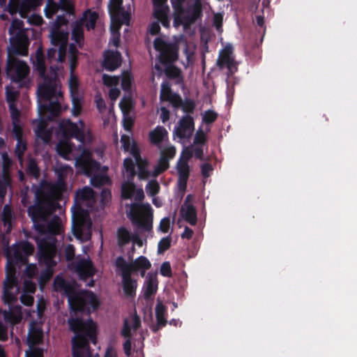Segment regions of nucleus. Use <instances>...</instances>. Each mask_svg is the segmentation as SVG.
Here are the masks:
<instances>
[{
    "label": "nucleus",
    "instance_id": "7c9ffc66",
    "mask_svg": "<svg viewBox=\"0 0 357 357\" xmlns=\"http://www.w3.org/2000/svg\"><path fill=\"white\" fill-rule=\"evenodd\" d=\"M102 81L104 84L112 87L109 92V96L112 101H115L121 93L120 89L116 88L120 81L119 77L103 75Z\"/></svg>",
    "mask_w": 357,
    "mask_h": 357
},
{
    "label": "nucleus",
    "instance_id": "a878e982",
    "mask_svg": "<svg viewBox=\"0 0 357 357\" xmlns=\"http://www.w3.org/2000/svg\"><path fill=\"white\" fill-rule=\"evenodd\" d=\"M190 195H188L183 204L181 208V214L183 219L190 223L191 225H195L197 224V211L195 206L189 203Z\"/></svg>",
    "mask_w": 357,
    "mask_h": 357
},
{
    "label": "nucleus",
    "instance_id": "69168bd1",
    "mask_svg": "<svg viewBox=\"0 0 357 357\" xmlns=\"http://www.w3.org/2000/svg\"><path fill=\"white\" fill-rule=\"evenodd\" d=\"M8 340V328L0 321V340L6 341Z\"/></svg>",
    "mask_w": 357,
    "mask_h": 357
},
{
    "label": "nucleus",
    "instance_id": "603ef678",
    "mask_svg": "<svg viewBox=\"0 0 357 357\" xmlns=\"http://www.w3.org/2000/svg\"><path fill=\"white\" fill-rule=\"evenodd\" d=\"M218 117V114L212 111V110H207L204 112L203 114L202 120L206 123H211L214 122Z\"/></svg>",
    "mask_w": 357,
    "mask_h": 357
},
{
    "label": "nucleus",
    "instance_id": "f704fd0d",
    "mask_svg": "<svg viewBox=\"0 0 357 357\" xmlns=\"http://www.w3.org/2000/svg\"><path fill=\"white\" fill-rule=\"evenodd\" d=\"M165 75L170 79H175L176 83L181 84L183 82L181 72L179 68L174 66H167L165 69Z\"/></svg>",
    "mask_w": 357,
    "mask_h": 357
},
{
    "label": "nucleus",
    "instance_id": "0e129e2a",
    "mask_svg": "<svg viewBox=\"0 0 357 357\" xmlns=\"http://www.w3.org/2000/svg\"><path fill=\"white\" fill-rule=\"evenodd\" d=\"M66 257L68 261H70L73 259L75 256V248L73 245H68L66 246Z\"/></svg>",
    "mask_w": 357,
    "mask_h": 357
},
{
    "label": "nucleus",
    "instance_id": "a18cd8bd",
    "mask_svg": "<svg viewBox=\"0 0 357 357\" xmlns=\"http://www.w3.org/2000/svg\"><path fill=\"white\" fill-rule=\"evenodd\" d=\"M160 150V155L167 157L169 160L173 158L176 154V149L174 146L167 144L162 146Z\"/></svg>",
    "mask_w": 357,
    "mask_h": 357
},
{
    "label": "nucleus",
    "instance_id": "680f3d73",
    "mask_svg": "<svg viewBox=\"0 0 357 357\" xmlns=\"http://www.w3.org/2000/svg\"><path fill=\"white\" fill-rule=\"evenodd\" d=\"M206 139V137L205 133L202 130H199L195 136L194 143L203 144L205 143Z\"/></svg>",
    "mask_w": 357,
    "mask_h": 357
},
{
    "label": "nucleus",
    "instance_id": "052dcab7",
    "mask_svg": "<svg viewBox=\"0 0 357 357\" xmlns=\"http://www.w3.org/2000/svg\"><path fill=\"white\" fill-rule=\"evenodd\" d=\"M202 174L204 178H207L211 175L213 171V167L209 163H204L201 166Z\"/></svg>",
    "mask_w": 357,
    "mask_h": 357
},
{
    "label": "nucleus",
    "instance_id": "8fccbe9b",
    "mask_svg": "<svg viewBox=\"0 0 357 357\" xmlns=\"http://www.w3.org/2000/svg\"><path fill=\"white\" fill-rule=\"evenodd\" d=\"M121 142L122 144V148L126 151H130V153H131V149L134 146H137L135 143H131L130 139L129 136L123 135L121 137Z\"/></svg>",
    "mask_w": 357,
    "mask_h": 357
},
{
    "label": "nucleus",
    "instance_id": "aec40b11",
    "mask_svg": "<svg viewBox=\"0 0 357 357\" xmlns=\"http://www.w3.org/2000/svg\"><path fill=\"white\" fill-rule=\"evenodd\" d=\"M19 291L20 287L17 285L15 277L14 275L8 276L3 282L2 298L4 303L10 304L13 301L17 300Z\"/></svg>",
    "mask_w": 357,
    "mask_h": 357
},
{
    "label": "nucleus",
    "instance_id": "4d7b16f0",
    "mask_svg": "<svg viewBox=\"0 0 357 357\" xmlns=\"http://www.w3.org/2000/svg\"><path fill=\"white\" fill-rule=\"evenodd\" d=\"M43 18L40 15H31L29 17H27V22L33 25L39 26L41 25L43 23Z\"/></svg>",
    "mask_w": 357,
    "mask_h": 357
},
{
    "label": "nucleus",
    "instance_id": "79ce46f5",
    "mask_svg": "<svg viewBox=\"0 0 357 357\" xmlns=\"http://www.w3.org/2000/svg\"><path fill=\"white\" fill-rule=\"evenodd\" d=\"M26 171L35 178H38L40 176V170L38 164L33 158L29 160Z\"/></svg>",
    "mask_w": 357,
    "mask_h": 357
},
{
    "label": "nucleus",
    "instance_id": "e2e57ef3",
    "mask_svg": "<svg viewBox=\"0 0 357 357\" xmlns=\"http://www.w3.org/2000/svg\"><path fill=\"white\" fill-rule=\"evenodd\" d=\"M13 132L17 139H22V130L20 123H13Z\"/></svg>",
    "mask_w": 357,
    "mask_h": 357
},
{
    "label": "nucleus",
    "instance_id": "5701e85b",
    "mask_svg": "<svg viewBox=\"0 0 357 357\" xmlns=\"http://www.w3.org/2000/svg\"><path fill=\"white\" fill-rule=\"evenodd\" d=\"M54 172L57 176L56 183L66 189L67 180L73 176V169L68 165L56 162L54 167Z\"/></svg>",
    "mask_w": 357,
    "mask_h": 357
},
{
    "label": "nucleus",
    "instance_id": "09e8293b",
    "mask_svg": "<svg viewBox=\"0 0 357 357\" xmlns=\"http://www.w3.org/2000/svg\"><path fill=\"white\" fill-rule=\"evenodd\" d=\"M17 142L15 146V153L17 155L19 160L22 161L23 154L26 149V144L22 140V139H17Z\"/></svg>",
    "mask_w": 357,
    "mask_h": 357
},
{
    "label": "nucleus",
    "instance_id": "c9c22d12",
    "mask_svg": "<svg viewBox=\"0 0 357 357\" xmlns=\"http://www.w3.org/2000/svg\"><path fill=\"white\" fill-rule=\"evenodd\" d=\"M121 24H120L119 22L112 21L110 26L112 38L109 40V44L116 47L119 46L120 43V33L119 31L121 28Z\"/></svg>",
    "mask_w": 357,
    "mask_h": 357
},
{
    "label": "nucleus",
    "instance_id": "4be33fe9",
    "mask_svg": "<svg viewBox=\"0 0 357 357\" xmlns=\"http://www.w3.org/2000/svg\"><path fill=\"white\" fill-rule=\"evenodd\" d=\"M61 8L69 13H73V5L71 0H59L56 3L54 0H48L47 4L45 8V15L48 18H52L53 15Z\"/></svg>",
    "mask_w": 357,
    "mask_h": 357
},
{
    "label": "nucleus",
    "instance_id": "5fc2aeb1",
    "mask_svg": "<svg viewBox=\"0 0 357 357\" xmlns=\"http://www.w3.org/2000/svg\"><path fill=\"white\" fill-rule=\"evenodd\" d=\"M170 224H171L170 218L169 217H165L160 220V222L159 227H158V229L161 232L166 234L169 230Z\"/></svg>",
    "mask_w": 357,
    "mask_h": 357
},
{
    "label": "nucleus",
    "instance_id": "f257e3e1",
    "mask_svg": "<svg viewBox=\"0 0 357 357\" xmlns=\"http://www.w3.org/2000/svg\"><path fill=\"white\" fill-rule=\"evenodd\" d=\"M68 31L61 28L52 29L50 34L52 47L47 51V59L50 63L47 70L45 64L44 56L40 50L36 54L33 64L40 77L38 86L39 118L32 122L33 128L37 138L47 144L52 135V128H47L45 114L50 112L47 120L58 116L68 107L63 105V93L59 79L60 68L66 56L68 43Z\"/></svg>",
    "mask_w": 357,
    "mask_h": 357
},
{
    "label": "nucleus",
    "instance_id": "864d4df0",
    "mask_svg": "<svg viewBox=\"0 0 357 357\" xmlns=\"http://www.w3.org/2000/svg\"><path fill=\"white\" fill-rule=\"evenodd\" d=\"M160 273L165 277L169 278L172 275V267L169 261H165L161 264Z\"/></svg>",
    "mask_w": 357,
    "mask_h": 357
},
{
    "label": "nucleus",
    "instance_id": "473e14b6",
    "mask_svg": "<svg viewBox=\"0 0 357 357\" xmlns=\"http://www.w3.org/2000/svg\"><path fill=\"white\" fill-rule=\"evenodd\" d=\"M2 314L4 320L13 326L19 323L22 319V312L20 307H16L15 308L9 307L8 310H3Z\"/></svg>",
    "mask_w": 357,
    "mask_h": 357
},
{
    "label": "nucleus",
    "instance_id": "a19ab883",
    "mask_svg": "<svg viewBox=\"0 0 357 357\" xmlns=\"http://www.w3.org/2000/svg\"><path fill=\"white\" fill-rule=\"evenodd\" d=\"M19 96V91L13 86H8L6 89V100L9 105L15 104V101Z\"/></svg>",
    "mask_w": 357,
    "mask_h": 357
},
{
    "label": "nucleus",
    "instance_id": "a211bd4d",
    "mask_svg": "<svg viewBox=\"0 0 357 357\" xmlns=\"http://www.w3.org/2000/svg\"><path fill=\"white\" fill-rule=\"evenodd\" d=\"M195 130L194 120L190 115L183 116L178 121V126L174 128V135L179 138L180 142L185 143L192 137Z\"/></svg>",
    "mask_w": 357,
    "mask_h": 357
},
{
    "label": "nucleus",
    "instance_id": "f8f14e48",
    "mask_svg": "<svg viewBox=\"0 0 357 357\" xmlns=\"http://www.w3.org/2000/svg\"><path fill=\"white\" fill-rule=\"evenodd\" d=\"M0 0V9L8 11L11 15L19 13L23 18L36 7L41 5L43 0Z\"/></svg>",
    "mask_w": 357,
    "mask_h": 357
},
{
    "label": "nucleus",
    "instance_id": "37998d69",
    "mask_svg": "<svg viewBox=\"0 0 357 357\" xmlns=\"http://www.w3.org/2000/svg\"><path fill=\"white\" fill-rule=\"evenodd\" d=\"M173 107L175 108L181 107L184 112L192 113L195 109V104L192 100H186L185 101H183L182 99L181 98V103L178 105L174 104Z\"/></svg>",
    "mask_w": 357,
    "mask_h": 357
},
{
    "label": "nucleus",
    "instance_id": "ea45409f",
    "mask_svg": "<svg viewBox=\"0 0 357 357\" xmlns=\"http://www.w3.org/2000/svg\"><path fill=\"white\" fill-rule=\"evenodd\" d=\"M118 243L120 246L128 243L132 240L130 231L124 227H121L117 231Z\"/></svg>",
    "mask_w": 357,
    "mask_h": 357
},
{
    "label": "nucleus",
    "instance_id": "13d9d810",
    "mask_svg": "<svg viewBox=\"0 0 357 357\" xmlns=\"http://www.w3.org/2000/svg\"><path fill=\"white\" fill-rule=\"evenodd\" d=\"M96 107L100 113H103L106 109V104L103 98L100 95H97L95 97Z\"/></svg>",
    "mask_w": 357,
    "mask_h": 357
},
{
    "label": "nucleus",
    "instance_id": "de8ad7c7",
    "mask_svg": "<svg viewBox=\"0 0 357 357\" xmlns=\"http://www.w3.org/2000/svg\"><path fill=\"white\" fill-rule=\"evenodd\" d=\"M171 237L169 236L162 238L158 245V252L161 254L168 250L171 245Z\"/></svg>",
    "mask_w": 357,
    "mask_h": 357
},
{
    "label": "nucleus",
    "instance_id": "3c124183",
    "mask_svg": "<svg viewBox=\"0 0 357 357\" xmlns=\"http://www.w3.org/2000/svg\"><path fill=\"white\" fill-rule=\"evenodd\" d=\"M9 109H10V116L12 118V123H20V113L19 110L17 109L16 104H13V103H12V105L10 104V105H9Z\"/></svg>",
    "mask_w": 357,
    "mask_h": 357
},
{
    "label": "nucleus",
    "instance_id": "f03ea898",
    "mask_svg": "<svg viewBox=\"0 0 357 357\" xmlns=\"http://www.w3.org/2000/svg\"><path fill=\"white\" fill-rule=\"evenodd\" d=\"M54 288L68 297L69 306L75 313V317L68 320L70 328L75 333L72 339L73 357H92L89 342L96 344V324L89 317H79V314L89 317L99 305L98 298L89 291L76 293L73 284L66 282L61 275L54 279Z\"/></svg>",
    "mask_w": 357,
    "mask_h": 357
},
{
    "label": "nucleus",
    "instance_id": "58836bf2",
    "mask_svg": "<svg viewBox=\"0 0 357 357\" xmlns=\"http://www.w3.org/2000/svg\"><path fill=\"white\" fill-rule=\"evenodd\" d=\"M166 312L165 307L160 303H158L155 306V316L158 325L160 327L165 326L166 319L165 317Z\"/></svg>",
    "mask_w": 357,
    "mask_h": 357
},
{
    "label": "nucleus",
    "instance_id": "b1692460",
    "mask_svg": "<svg viewBox=\"0 0 357 357\" xmlns=\"http://www.w3.org/2000/svg\"><path fill=\"white\" fill-rule=\"evenodd\" d=\"M121 63V56L118 51L107 50L104 54L103 67L110 71L116 70Z\"/></svg>",
    "mask_w": 357,
    "mask_h": 357
},
{
    "label": "nucleus",
    "instance_id": "6e6d98bb",
    "mask_svg": "<svg viewBox=\"0 0 357 357\" xmlns=\"http://www.w3.org/2000/svg\"><path fill=\"white\" fill-rule=\"evenodd\" d=\"M132 83V77L130 74H124L121 78V86L123 90H129Z\"/></svg>",
    "mask_w": 357,
    "mask_h": 357
},
{
    "label": "nucleus",
    "instance_id": "9b49d317",
    "mask_svg": "<svg viewBox=\"0 0 357 357\" xmlns=\"http://www.w3.org/2000/svg\"><path fill=\"white\" fill-rule=\"evenodd\" d=\"M153 45L159 52V59L162 63H172L178 58V44L166 36L158 37L154 40Z\"/></svg>",
    "mask_w": 357,
    "mask_h": 357
},
{
    "label": "nucleus",
    "instance_id": "1a4fd4ad",
    "mask_svg": "<svg viewBox=\"0 0 357 357\" xmlns=\"http://www.w3.org/2000/svg\"><path fill=\"white\" fill-rule=\"evenodd\" d=\"M77 48L74 43H71L68 52L70 69L68 84L73 102L72 114L75 116H78L82 110V100L78 92L79 82L77 77L73 74V71L77 66Z\"/></svg>",
    "mask_w": 357,
    "mask_h": 357
},
{
    "label": "nucleus",
    "instance_id": "423d86ee",
    "mask_svg": "<svg viewBox=\"0 0 357 357\" xmlns=\"http://www.w3.org/2000/svg\"><path fill=\"white\" fill-rule=\"evenodd\" d=\"M132 158H126L123 160V174L126 181L121 185V196L123 199H134L136 202H142L144 198V190L142 188H136L133 183L137 174L139 180H147L153 178L154 169H150V165L146 160L142 158L138 146L131 149Z\"/></svg>",
    "mask_w": 357,
    "mask_h": 357
},
{
    "label": "nucleus",
    "instance_id": "0eeeda50",
    "mask_svg": "<svg viewBox=\"0 0 357 357\" xmlns=\"http://www.w3.org/2000/svg\"><path fill=\"white\" fill-rule=\"evenodd\" d=\"M94 200V193L89 187H84L77 192L72 211V230L77 238L84 241L91 238V221L87 210L82 208L84 205L91 206Z\"/></svg>",
    "mask_w": 357,
    "mask_h": 357
},
{
    "label": "nucleus",
    "instance_id": "2f4dec72",
    "mask_svg": "<svg viewBox=\"0 0 357 357\" xmlns=\"http://www.w3.org/2000/svg\"><path fill=\"white\" fill-rule=\"evenodd\" d=\"M125 264L131 268V273L134 271H140L142 277L144 276L146 271L149 269L151 266L150 261L144 256L139 257L132 263H128L125 260Z\"/></svg>",
    "mask_w": 357,
    "mask_h": 357
},
{
    "label": "nucleus",
    "instance_id": "f3484780",
    "mask_svg": "<svg viewBox=\"0 0 357 357\" xmlns=\"http://www.w3.org/2000/svg\"><path fill=\"white\" fill-rule=\"evenodd\" d=\"M217 66L222 70L227 69V75H231L237 71V63L233 56V48L231 45L225 46L219 53L216 62Z\"/></svg>",
    "mask_w": 357,
    "mask_h": 357
},
{
    "label": "nucleus",
    "instance_id": "e433bc0d",
    "mask_svg": "<svg viewBox=\"0 0 357 357\" xmlns=\"http://www.w3.org/2000/svg\"><path fill=\"white\" fill-rule=\"evenodd\" d=\"M158 289V281L156 278L150 276L146 283L144 289V297L149 298L155 294Z\"/></svg>",
    "mask_w": 357,
    "mask_h": 357
},
{
    "label": "nucleus",
    "instance_id": "4c0bfd02",
    "mask_svg": "<svg viewBox=\"0 0 357 357\" xmlns=\"http://www.w3.org/2000/svg\"><path fill=\"white\" fill-rule=\"evenodd\" d=\"M169 158L160 155L158 164L154 167L153 178H156L169 168Z\"/></svg>",
    "mask_w": 357,
    "mask_h": 357
},
{
    "label": "nucleus",
    "instance_id": "bf43d9fd",
    "mask_svg": "<svg viewBox=\"0 0 357 357\" xmlns=\"http://www.w3.org/2000/svg\"><path fill=\"white\" fill-rule=\"evenodd\" d=\"M21 302L27 306H31L34 302V298L31 295L27 294H22L20 296Z\"/></svg>",
    "mask_w": 357,
    "mask_h": 357
},
{
    "label": "nucleus",
    "instance_id": "cd10ccee",
    "mask_svg": "<svg viewBox=\"0 0 357 357\" xmlns=\"http://www.w3.org/2000/svg\"><path fill=\"white\" fill-rule=\"evenodd\" d=\"M168 132L162 126H157L149 133L150 141L152 144L156 145L158 149L167 143Z\"/></svg>",
    "mask_w": 357,
    "mask_h": 357
},
{
    "label": "nucleus",
    "instance_id": "6e6552de",
    "mask_svg": "<svg viewBox=\"0 0 357 357\" xmlns=\"http://www.w3.org/2000/svg\"><path fill=\"white\" fill-rule=\"evenodd\" d=\"M173 7L179 10L174 20V25L187 28L202 16L201 0H171Z\"/></svg>",
    "mask_w": 357,
    "mask_h": 357
},
{
    "label": "nucleus",
    "instance_id": "39448f33",
    "mask_svg": "<svg viewBox=\"0 0 357 357\" xmlns=\"http://www.w3.org/2000/svg\"><path fill=\"white\" fill-rule=\"evenodd\" d=\"M27 30L24 27V22L18 19L13 20L8 28L10 45L8 47L6 73L15 82L25 80L30 73L27 63L16 57V55L25 56L28 54L29 40Z\"/></svg>",
    "mask_w": 357,
    "mask_h": 357
},
{
    "label": "nucleus",
    "instance_id": "72a5a7b5",
    "mask_svg": "<svg viewBox=\"0 0 357 357\" xmlns=\"http://www.w3.org/2000/svg\"><path fill=\"white\" fill-rule=\"evenodd\" d=\"M13 219L14 213L11 207L8 204L5 205L1 213V220L3 224L4 231L6 233L10 231Z\"/></svg>",
    "mask_w": 357,
    "mask_h": 357
},
{
    "label": "nucleus",
    "instance_id": "9d476101",
    "mask_svg": "<svg viewBox=\"0 0 357 357\" xmlns=\"http://www.w3.org/2000/svg\"><path fill=\"white\" fill-rule=\"evenodd\" d=\"M99 15L96 11H92L91 9L86 10L79 21H76L73 24L72 39L74 40L75 45L82 48L84 45V25L87 30L90 31L95 28Z\"/></svg>",
    "mask_w": 357,
    "mask_h": 357
},
{
    "label": "nucleus",
    "instance_id": "c85d7f7f",
    "mask_svg": "<svg viewBox=\"0 0 357 357\" xmlns=\"http://www.w3.org/2000/svg\"><path fill=\"white\" fill-rule=\"evenodd\" d=\"M140 319L136 314L130 315L124 319L121 335L124 337H131V331H136L140 326Z\"/></svg>",
    "mask_w": 357,
    "mask_h": 357
},
{
    "label": "nucleus",
    "instance_id": "4468645a",
    "mask_svg": "<svg viewBox=\"0 0 357 357\" xmlns=\"http://www.w3.org/2000/svg\"><path fill=\"white\" fill-rule=\"evenodd\" d=\"M109 10L112 15L116 17L120 24L128 25L133 10V1L110 0Z\"/></svg>",
    "mask_w": 357,
    "mask_h": 357
},
{
    "label": "nucleus",
    "instance_id": "49530a36",
    "mask_svg": "<svg viewBox=\"0 0 357 357\" xmlns=\"http://www.w3.org/2000/svg\"><path fill=\"white\" fill-rule=\"evenodd\" d=\"M10 185V178L7 174H4L0 179V197L3 199L6 195L7 189Z\"/></svg>",
    "mask_w": 357,
    "mask_h": 357
},
{
    "label": "nucleus",
    "instance_id": "412c9836",
    "mask_svg": "<svg viewBox=\"0 0 357 357\" xmlns=\"http://www.w3.org/2000/svg\"><path fill=\"white\" fill-rule=\"evenodd\" d=\"M167 0H153L154 6V17L161 22L163 26H169L170 20L169 18V8L166 5Z\"/></svg>",
    "mask_w": 357,
    "mask_h": 357
},
{
    "label": "nucleus",
    "instance_id": "dca6fc26",
    "mask_svg": "<svg viewBox=\"0 0 357 357\" xmlns=\"http://www.w3.org/2000/svg\"><path fill=\"white\" fill-rule=\"evenodd\" d=\"M116 266L121 271L123 288L127 296H132L135 294L137 282L131 278L130 267L125 264V259L119 257L116 260Z\"/></svg>",
    "mask_w": 357,
    "mask_h": 357
},
{
    "label": "nucleus",
    "instance_id": "774afa93",
    "mask_svg": "<svg viewBox=\"0 0 357 357\" xmlns=\"http://www.w3.org/2000/svg\"><path fill=\"white\" fill-rule=\"evenodd\" d=\"M160 27L158 22H154L151 24L149 27V32L151 35H155L159 33Z\"/></svg>",
    "mask_w": 357,
    "mask_h": 357
},
{
    "label": "nucleus",
    "instance_id": "6ab92c4d",
    "mask_svg": "<svg viewBox=\"0 0 357 357\" xmlns=\"http://www.w3.org/2000/svg\"><path fill=\"white\" fill-rule=\"evenodd\" d=\"M192 156L189 148L184 149L181 155L180 159L176 164V170L178 174V184L180 186L185 187L189 177L190 167L188 161Z\"/></svg>",
    "mask_w": 357,
    "mask_h": 357
},
{
    "label": "nucleus",
    "instance_id": "ddd939ff",
    "mask_svg": "<svg viewBox=\"0 0 357 357\" xmlns=\"http://www.w3.org/2000/svg\"><path fill=\"white\" fill-rule=\"evenodd\" d=\"M43 337V333L41 328L37 323L32 321L30 324L26 339V343L29 347V349L26 351V357H43V350L34 347V346L39 344L42 342Z\"/></svg>",
    "mask_w": 357,
    "mask_h": 357
},
{
    "label": "nucleus",
    "instance_id": "c03bdc74",
    "mask_svg": "<svg viewBox=\"0 0 357 357\" xmlns=\"http://www.w3.org/2000/svg\"><path fill=\"white\" fill-rule=\"evenodd\" d=\"M146 191L151 197H154L160 191V185L155 179L151 180L146 185Z\"/></svg>",
    "mask_w": 357,
    "mask_h": 357
},
{
    "label": "nucleus",
    "instance_id": "bb28decb",
    "mask_svg": "<svg viewBox=\"0 0 357 357\" xmlns=\"http://www.w3.org/2000/svg\"><path fill=\"white\" fill-rule=\"evenodd\" d=\"M34 248L29 242L23 241L13 248V255L17 261H23L26 257L33 252Z\"/></svg>",
    "mask_w": 357,
    "mask_h": 357
},
{
    "label": "nucleus",
    "instance_id": "7ed1b4c3",
    "mask_svg": "<svg viewBox=\"0 0 357 357\" xmlns=\"http://www.w3.org/2000/svg\"><path fill=\"white\" fill-rule=\"evenodd\" d=\"M59 130L67 139L56 144L57 153L66 160H75V166L80 167L85 174L91 176L93 186L100 188L110 183L106 172H98L100 165L92 159V152L84 147L85 144L92 142L93 135L86 129L83 121L73 123L70 119H63L59 123Z\"/></svg>",
    "mask_w": 357,
    "mask_h": 357
},
{
    "label": "nucleus",
    "instance_id": "393cba45",
    "mask_svg": "<svg viewBox=\"0 0 357 357\" xmlns=\"http://www.w3.org/2000/svg\"><path fill=\"white\" fill-rule=\"evenodd\" d=\"M75 271L79 275L81 280L86 281L91 278L95 273V270L91 261L81 259L77 261L75 264Z\"/></svg>",
    "mask_w": 357,
    "mask_h": 357
},
{
    "label": "nucleus",
    "instance_id": "338daca9",
    "mask_svg": "<svg viewBox=\"0 0 357 357\" xmlns=\"http://www.w3.org/2000/svg\"><path fill=\"white\" fill-rule=\"evenodd\" d=\"M139 226L144 228L146 231H150L152 229V222L148 219H142L139 222Z\"/></svg>",
    "mask_w": 357,
    "mask_h": 357
},
{
    "label": "nucleus",
    "instance_id": "20e7f679",
    "mask_svg": "<svg viewBox=\"0 0 357 357\" xmlns=\"http://www.w3.org/2000/svg\"><path fill=\"white\" fill-rule=\"evenodd\" d=\"M64 190L66 189L57 183H45L36 191V203L28 207L27 211L33 227L39 233H61V219L58 215H52V213L55 210V201Z\"/></svg>",
    "mask_w": 357,
    "mask_h": 357
},
{
    "label": "nucleus",
    "instance_id": "c756f323",
    "mask_svg": "<svg viewBox=\"0 0 357 357\" xmlns=\"http://www.w3.org/2000/svg\"><path fill=\"white\" fill-rule=\"evenodd\" d=\"M160 98L162 100L170 102L172 105H178L181 103V96L172 92L171 85L168 82L162 83Z\"/></svg>",
    "mask_w": 357,
    "mask_h": 357
},
{
    "label": "nucleus",
    "instance_id": "2eb2a0df",
    "mask_svg": "<svg viewBox=\"0 0 357 357\" xmlns=\"http://www.w3.org/2000/svg\"><path fill=\"white\" fill-rule=\"evenodd\" d=\"M38 261L40 264H44L47 268H50L56 265L54 258L56 255V250L53 238L43 239L38 243Z\"/></svg>",
    "mask_w": 357,
    "mask_h": 357
}]
</instances>
